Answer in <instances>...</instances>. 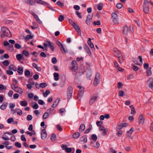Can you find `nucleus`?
Instances as JSON below:
<instances>
[{
    "label": "nucleus",
    "instance_id": "052dcab7",
    "mask_svg": "<svg viewBox=\"0 0 153 153\" xmlns=\"http://www.w3.org/2000/svg\"><path fill=\"white\" fill-rule=\"evenodd\" d=\"M13 121V119L12 118L8 119L7 120V122L8 123H10Z\"/></svg>",
    "mask_w": 153,
    "mask_h": 153
},
{
    "label": "nucleus",
    "instance_id": "4c0bfd02",
    "mask_svg": "<svg viewBox=\"0 0 153 153\" xmlns=\"http://www.w3.org/2000/svg\"><path fill=\"white\" fill-rule=\"evenodd\" d=\"M17 71L19 73L22 74L23 71V69L22 67H19L17 69Z\"/></svg>",
    "mask_w": 153,
    "mask_h": 153
},
{
    "label": "nucleus",
    "instance_id": "2eb2a0df",
    "mask_svg": "<svg viewBox=\"0 0 153 153\" xmlns=\"http://www.w3.org/2000/svg\"><path fill=\"white\" fill-rule=\"evenodd\" d=\"M100 74L99 73H96V85L100 83Z\"/></svg>",
    "mask_w": 153,
    "mask_h": 153
},
{
    "label": "nucleus",
    "instance_id": "5701e85b",
    "mask_svg": "<svg viewBox=\"0 0 153 153\" xmlns=\"http://www.w3.org/2000/svg\"><path fill=\"white\" fill-rule=\"evenodd\" d=\"M91 39L90 38H88V43L89 46L91 48H94V45L93 43L91 41Z\"/></svg>",
    "mask_w": 153,
    "mask_h": 153
},
{
    "label": "nucleus",
    "instance_id": "c756f323",
    "mask_svg": "<svg viewBox=\"0 0 153 153\" xmlns=\"http://www.w3.org/2000/svg\"><path fill=\"white\" fill-rule=\"evenodd\" d=\"M32 108L34 109H37L39 108V106L36 102L33 103L32 104Z\"/></svg>",
    "mask_w": 153,
    "mask_h": 153
},
{
    "label": "nucleus",
    "instance_id": "ddd939ff",
    "mask_svg": "<svg viewBox=\"0 0 153 153\" xmlns=\"http://www.w3.org/2000/svg\"><path fill=\"white\" fill-rule=\"evenodd\" d=\"M139 119V123L142 124H143L144 122L145 119L143 118L142 114H141L140 115Z\"/></svg>",
    "mask_w": 153,
    "mask_h": 153
},
{
    "label": "nucleus",
    "instance_id": "a19ab883",
    "mask_svg": "<svg viewBox=\"0 0 153 153\" xmlns=\"http://www.w3.org/2000/svg\"><path fill=\"white\" fill-rule=\"evenodd\" d=\"M3 64L4 65L7 66L9 64V62L7 60H5L3 62Z\"/></svg>",
    "mask_w": 153,
    "mask_h": 153
},
{
    "label": "nucleus",
    "instance_id": "0e129e2a",
    "mask_svg": "<svg viewBox=\"0 0 153 153\" xmlns=\"http://www.w3.org/2000/svg\"><path fill=\"white\" fill-rule=\"evenodd\" d=\"M15 106V105L13 103H11L9 104V107L10 108H14Z\"/></svg>",
    "mask_w": 153,
    "mask_h": 153
},
{
    "label": "nucleus",
    "instance_id": "a878e982",
    "mask_svg": "<svg viewBox=\"0 0 153 153\" xmlns=\"http://www.w3.org/2000/svg\"><path fill=\"white\" fill-rule=\"evenodd\" d=\"M47 42L49 44V47L50 48L52 51H53L54 50V47L53 43L49 41H47Z\"/></svg>",
    "mask_w": 153,
    "mask_h": 153
},
{
    "label": "nucleus",
    "instance_id": "cd10ccee",
    "mask_svg": "<svg viewBox=\"0 0 153 153\" xmlns=\"http://www.w3.org/2000/svg\"><path fill=\"white\" fill-rule=\"evenodd\" d=\"M49 114L48 112H45L43 115V118L44 119H46L48 118L49 117Z\"/></svg>",
    "mask_w": 153,
    "mask_h": 153
},
{
    "label": "nucleus",
    "instance_id": "69168bd1",
    "mask_svg": "<svg viewBox=\"0 0 153 153\" xmlns=\"http://www.w3.org/2000/svg\"><path fill=\"white\" fill-rule=\"evenodd\" d=\"M52 62L54 64H56L57 62L56 58L55 57H53L52 59Z\"/></svg>",
    "mask_w": 153,
    "mask_h": 153
},
{
    "label": "nucleus",
    "instance_id": "e2e57ef3",
    "mask_svg": "<svg viewBox=\"0 0 153 153\" xmlns=\"http://www.w3.org/2000/svg\"><path fill=\"white\" fill-rule=\"evenodd\" d=\"M25 75L26 76H28L30 75V72L28 70H26L25 71Z\"/></svg>",
    "mask_w": 153,
    "mask_h": 153
},
{
    "label": "nucleus",
    "instance_id": "603ef678",
    "mask_svg": "<svg viewBox=\"0 0 153 153\" xmlns=\"http://www.w3.org/2000/svg\"><path fill=\"white\" fill-rule=\"evenodd\" d=\"M64 17L63 16L61 15L59 16L58 19L60 22H62L64 19Z\"/></svg>",
    "mask_w": 153,
    "mask_h": 153
},
{
    "label": "nucleus",
    "instance_id": "4d7b16f0",
    "mask_svg": "<svg viewBox=\"0 0 153 153\" xmlns=\"http://www.w3.org/2000/svg\"><path fill=\"white\" fill-rule=\"evenodd\" d=\"M23 53L25 54L26 56H28L29 55V53L27 51L24 50L23 51Z\"/></svg>",
    "mask_w": 153,
    "mask_h": 153
},
{
    "label": "nucleus",
    "instance_id": "6e6552de",
    "mask_svg": "<svg viewBox=\"0 0 153 153\" xmlns=\"http://www.w3.org/2000/svg\"><path fill=\"white\" fill-rule=\"evenodd\" d=\"M90 141L91 145L94 147H95L94 144L96 142V134H93L92 135L91 138L90 139Z\"/></svg>",
    "mask_w": 153,
    "mask_h": 153
},
{
    "label": "nucleus",
    "instance_id": "412c9836",
    "mask_svg": "<svg viewBox=\"0 0 153 153\" xmlns=\"http://www.w3.org/2000/svg\"><path fill=\"white\" fill-rule=\"evenodd\" d=\"M9 70H13V71H16L17 69V68L13 65H11L8 67Z\"/></svg>",
    "mask_w": 153,
    "mask_h": 153
},
{
    "label": "nucleus",
    "instance_id": "f8f14e48",
    "mask_svg": "<svg viewBox=\"0 0 153 153\" xmlns=\"http://www.w3.org/2000/svg\"><path fill=\"white\" fill-rule=\"evenodd\" d=\"M84 47L86 52L89 56H91V53L88 46L87 45H85Z\"/></svg>",
    "mask_w": 153,
    "mask_h": 153
},
{
    "label": "nucleus",
    "instance_id": "de8ad7c7",
    "mask_svg": "<svg viewBox=\"0 0 153 153\" xmlns=\"http://www.w3.org/2000/svg\"><path fill=\"white\" fill-rule=\"evenodd\" d=\"M123 6V5L120 3H118L117 4L116 7L118 9H120Z\"/></svg>",
    "mask_w": 153,
    "mask_h": 153
},
{
    "label": "nucleus",
    "instance_id": "7c9ffc66",
    "mask_svg": "<svg viewBox=\"0 0 153 153\" xmlns=\"http://www.w3.org/2000/svg\"><path fill=\"white\" fill-rule=\"evenodd\" d=\"M96 100V97L94 96L93 97H92L91 98L90 102L89 103L90 105H92L94 102Z\"/></svg>",
    "mask_w": 153,
    "mask_h": 153
},
{
    "label": "nucleus",
    "instance_id": "6ab92c4d",
    "mask_svg": "<svg viewBox=\"0 0 153 153\" xmlns=\"http://www.w3.org/2000/svg\"><path fill=\"white\" fill-rule=\"evenodd\" d=\"M32 66L34 68L36 69L38 71H40L42 70L41 68L40 67H38L37 65L35 63L32 64Z\"/></svg>",
    "mask_w": 153,
    "mask_h": 153
},
{
    "label": "nucleus",
    "instance_id": "5fc2aeb1",
    "mask_svg": "<svg viewBox=\"0 0 153 153\" xmlns=\"http://www.w3.org/2000/svg\"><path fill=\"white\" fill-rule=\"evenodd\" d=\"M15 146L19 148H20L21 147V144L20 143H19V142H16L15 143Z\"/></svg>",
    "mask_w": 153,
    "mask_h": 153
},
{
    "label": "nucleus",
    "instance_id": "0eeeda50",
    "mask_svg": "<svg viewBox=\"0 0 153 153\" xmlns=\"http://www.w3.org/2000/svg\"><path fill=\"white\" fill-rule=\"evenodd\" d=\"M78 88H79L78 95L79 97H81L83 95L84 93V88L83 87H82L80 85H79Z\"/></svg>",
    "mask_w": 153,
    "mask_h": 153
},
{
    "label": "nucleus",
    "instance_id": "58836bf2",
    "mask_svg": "<svg viewBox=\"0 0 153 153\" xmlns=\"http://www.w3.org/2000/svg\"><path fill=\"white\" fill-rule=\"evenodd\" d=\"M26 133L27 134L30 135L31 136H32V135H35V132L34 131V130H32L31 132L29 131H27L26 132Z\"/></svg>",
    "mask_w": 153,
    "mask_h": 153
},
{
    "label": "nucleus",
    "instance_id": "20e7f679",
    "mask_svg": "<svg viewBox=\"0 0 153 153\" xmlns=\"http://www.w3.org/2000/svg\"><path fill=\"white\" fill-rule=\"evenodd\" d=\"M111 18L112 21L115 24H118L119 23L118 17L117 15L115 13H111Z\"/></svg>",
    "mask_w": 153,
    "mask_h": 153
},
{
    "label": "nucleus",
    "instance_id": "a18cd8bd",
    "mask_svg": "<svg viewBox=\"0 0 153 153\" xmlns=\"http://www.w3.org/2000/svg\"><path fill=\"white\" fill-rule=\"evenodd\" d=\"M7 89V87L6 86H4L3 85L0 84V90H1L3 89L6 90Z\"/></svg>",
    "mask_w": 153,
    "mask_h": 153
},
{
    "label": "nucleus",
    "instance_id": "ea45409f",
    "mask_svg": "<svg viewBox=\"0 0 153 153\" xmlns=\"http://www.w3.org/2000/svg\"><path fill=\"white\" fill-rule=\"evenodd\" d=\"M7 50H10L11 51H12L13 50V47L12 45H11L7 47Z\"/></svg>",
    "mask_w": 153,
    "mask_h": 153
},
{
    "label": "nucleus",
    "instance_id": "79ce46f5",
    "mask_svg": "<svg viewBox=\"0 0 153 153\" xmlns=\"http://www.w3.org/2000/svg\"><path fill=\"white\" fill-rule=\"evenodd\" d=\"M118 95L119 96L123 97L125 95L124 92L122 91H119Z\"/></svg>",
    "mask_w": 153,
    "mask_h": 153
},
{
    "label": "nucleus",
    "instance_id": "3c124183",
    "mask_svg": "<svg viewBox=\"0 0 153 153\" xmlns=\"http://www.w3.org/2000/svg\"><path fill=\"white\" fill-rule=\"evenodd\" d=\"M33 117L32 115H28L27 117V119L28 121H30L32 120Z\"/></svg>",
    "mask_w": 153,
    "mask_h": 153
},
{
    "label": "nucleus",
    "instance_id": "bf43d9fd",
    "mask_svg": "<svg viewBox=\"0 0 153 153\" xmlns=\"http://www.w3.org/2000/svg\"><path fill=\"white\" fill-rule=\"evenodd\" d=\"M15 47L17 49H20L21 48V46L19 44L16 43L15 44Z\"/></svg>",
    "mask_w": 153,
    "mask_h": 153
},
{
    "label": "nucleus",
    "instance_id": "6e6d98bb",
    "mask_svg": "<svg viewBox=\"0 0 153 153\" xmlns=\"http://www.w3.org/2000/svg\"><path fill=\"white\" fill-rule=\"evenodd\" d=\"M57 4L59 6H60L61 7H62L63 6L64 4H63L60 1H58L57 2Z\"/></svg>",
    "mask_w": 153,
    "mask_h": 153
},
{
    "label": "nucleus",
    "instance_id": "338daca9",
    "mask_svg": "<svg viewBox=\"0 0 153 153\" xmlns=\"http://www.w3.org/2000/svg\"><path fill=\"white\" fill-rule=\"evenodd\" d=\"M102 123L101 121H97L96 122V125L98 126H101L102 124Z\"/></svg>",
    "mask_w": 153,
    "mask_h": 153
},
{
    "label": "nucleus",
    "instance_id": "393cba45",
    "mask_svg": "<svg viewBox=\"0 0 153 153\" xmlns=\"http://www.w3.org/2000/svg\"><path fill=\"white\" fill-rule=\"evenodd\" d=\"M54 79L56 81H57L59 79V74L58 73H54L53 74Z\"/></svg>",
    "mask_w": 153,
    "mask_h": 153
},
{
    "label": "nucleus",
    "instance_id": "aec40b11",
    "mask_svg": "<svg viewBox=\"0 0 153 153\" xmlns=\"http://www.w3.org/2000/svg\"><path fill=\"white\" fill-rule=\"evenodd\" d=\"M138 58L139 59L140 62L139 63H138L137 61H136L134 62L135 63V64H137L138 65H141L143 64L142 56H139L138 57Z\"/></svg>",
    "mask_w": 153,
    "mask_h": 153
},
{
    "label": "nucleus",
    "instance_id": "1a4fd4ad",
    "mask_svg": "<svg viewBox=\"0 0 153 153\" xmlns=\"http://www.w3.org/2000/svg\"><path fill=\"white\" fill-rule=\"evenodd\" d=\"M148 87L152 88L153 87V78H150L148 81Z\"/></svg>",
    "mask_w": 153,
    "mask_h": 153
},
{
    "label": "nucleus",
    "instance_id": "4468645a",
    "mask_svg": "<svg viewBox=\"0 0 153 153\" xmlns=\"http://www.w3.org/2000/svg\"><path fill=\"white\" fill-rule=\"evenodd\" d=\"M73 26L75 28L78 33H81L80 29L78 25L76 23H75V24H74Z\"/></svg>",
    "mask_w": 153,
    "mask_h": 153
},
{
    "label": "nucleus",
    "instance_id": "f704fd0d",
    "mask_svg": "<svg viewBox=\"0 0 153 153\" xmlns=\"http://www.w3.org/2000/svg\"><path fill=\"white\" fill-rule=\"evenodd\" d=\"M81 141L85 142H86L87 141V137L85 135L83 136L80 139Z\"/></svg>",
    "mask_w": 153,
    "mask_h": 153
},
{
    "label": "nucleus",
    "instance_id": "49530a36",
    "mask_svg": "<svg viewBox=\"0 0 153 153\" xmlns=\"http://www.w3.org/2000/svg\"><path fill=\"white\" fill-rule=\"evenodd\" d=\"M47 85V83L45 82H42L40 83V85L41 87L43 88L46 86Z\"/></svg>",
    "mask_w": 153,
    "mask_h": 153
},
{
    "label": "nucleus",
    "instance_id": "b1692460",
    "mask_svg": "<svg viewBox=\"0 0 153 153\" xmlns=\"http://www.w3.org/2000/svg\"><path fill=\"white\" fill-rule=\"evenodd\" d=\"M20 105L23 106H26L27 105L28 103L26 101H22L20 102Z\"/></svg>",
    "mask_w": 153,
    "mask_h": 153
},
{
    "label": "nucleus",
    "instance_id": "473e14b6",
    "mask_svg": "<svg viewBox=\"0 0 153 153\" xmlns=\"http://www.w3.org/2000/svg\"><path fill=\"white\" fill-rule=\"evenodd\" d=\"M117 57L119 58V59L120 63L123 62V57L121 54L118 55Z\"/></svg>",
    "mask_w": 153,
    "mask_h": 153
},
{
    "label": "nucleus",
    "instance_id": "8fccbe9b",
    "mask_svg": "<svg viewBox=\"0 0 153 153\" xmlns=\"http://www.w3.org/2000/svg\"><path fill=\"white\" fill-rule=\"evenodd\" d=\"M13 93V91L11 90V91H9L8 92V93H7V95L9 97H12Z\"/></svg>",
    "mask_w": 153,
    "mask_h": 153
},
{
    "label": "nucleus",
    "instance_id": "864d4df0",
    "mask_svg": "<svg viewBox=\"0 0 153 153\" xmlns=\"http://www.w3.org/2000/svg\"><path fill=\"white\" fill-rule=\"evenodd\" d=\"M6 73L8 75H11L13 74V72L9 70L6 71Z\"/></svg>",
    "mask_w": 153,
    "mask_h": 153
},
{
    "label": "nucleus",
    "instance_id": "c85d7f7f",
    "mask_svg": "<svg viewBox=\"0 0 153 153\" xmlns=\"http://www.w3.org/2000/svg\"><path fill=\"white\" fill-rule=\"evenodd\" d=\"M151 69V67H149L147 70L146 72L147 76H149L152 74Z\"/></svg>",
    "mask_w": 153,
    "mask_h": 153
},
{
    "label": "nucleus",
    "instance_id": "9b49d317",
    "mask_svg": "<svg viewBox=\"0 0 153 153\" xmlns=\"http://www.w3.org/2000/svg\"><path fill=\"white\" fill-rule=\"evenodd\" d=\"M32 14L34 18L35 19L36 21L40 24H42V22L39 18L38 16L35 13H32Z\"/></svg>",
    "mask_w": 153,
    "mask_h": 153
},
{
    "label": "nucleus",
    "instance_id": "e433bc0d",
    "mask_svg": "<svg viewBox=\"0 0 153 153\" xmlns=\"http://www.w3.org/2000/svg\"><path fill=\"white\" fill-rule=\"evenodd\" d=\"M73 136L74 138H77L79 136V132H76L73 134Z\"/></svg>",
    "mask_w": 153,
    "mask_h": 153
},
{
    "label": "nucleus",
    "instance_id": "680f3d73",
    "mask_svg": "<svg viewBox=\"0 0 153 153\" xmlns=\"http://www.w3.org/2000/svg\"><path fill=\"white\" fill-rule=\"evenodd\" d=\"M21 139L22 141H25L26 140L25 136L23 135H22L21 136Z\"/></svg>",
    "mask_w": 153,
    "mask_h": 153
},
{
    "label": "nucleus",
    "instance_id": "dca6fc26",
    "mask_svg": "<svg viewBox=\"0 0 153 153\" xmlns=\"http://www.w3.org/2000/svg\"><path fill=\"white\" fill-rule=\"evenodd\" d=\"M143 8L144 12L146 14H147L149 12V6L147 5L145 6H143Z\"/></svg>",
    "mask_w": 153,
    "mask_h": 153
},
{
    "label": "nucleus",
    "instance_id": "9d476101",
    "mask_svg": "<svg viewBox=\"0 0 153 153\" xmlns=\"http://www.w3.org/2000/svg\"><path fill=\"white\" fill-rule=\"evenodd\" d=\"M47 133L45 129H43L41 132V137L42 139H45L47 137Z\"/></svg>",
    "mask_w": 153,
    "mask_h": 153
},
{
    "label": "nucleus",
    "instance_id": "f3484780",
    "mask_svg": "<svg viewBox=\"0 0 153 153\" xmlns=\"http://www.w3.org/2000/svg\"><path fill=\"white\" fill-rule=\"evenodd\" d=\"M25 2L26 4L32 5H34L35 4V2L32 0H25Z\"/></svg>",
    "mask_w": 153,
    "mask_h": 153
},
{
    "label": "nucleus",
    "instance_id": "423d86ee",
    "mask_svg": "<svg viewBox=\"0 0 153 153\" xmlns=\"http://www.w3.org/2000/svg\"><path fill=\"white\" fill-rule=\"evenodd\" d=\"M73 92V91L72 87L71 86H69L67 92V98L68 99H70L72 95Z\"/></svg>",
    "mask_w": 153,
    "mask_h": 153
},
{
    "label": "nucleus",
    "instance_id": "a211bd4d",
    "mask_svg": "<svg viewBox=\"0 0 153 153\" xmlns=\"http://www.w3.org/2000/svg\"><path fill=\"white\" fill-rule=\"evenodd\" d=\"M60 99L59 98H58L54 102L53 104L52 105V107H53V108H55L57 105L58 104V103H59V101H60Z\"/></svg>",
    "mask_w": 153,
    "mask_h": 153
},
{
    "label": "nucleus",
    "instance_id": "13d9d810",
    "mask_svg": "<svg viewBox=\"0 0 153 153\" xmlns=\"http://www.w3.org/2000/svg\"><path fill=\"white\" fill-rule=\"evenodd\" d=\"M123 133V131L122 130H120L117 131V135L118 136H119L120 135H121Z\"/></svg>",
    "mask_w": 153,
    "mask_h": 153
},
{
    "label": "nucleus",
    "instance_id": "f257e3e1",
    "mask_svg": "<svg viewBox=\"0 0 153 153\" xmlns=\"http://www.w3.org/2000/svg\"><path fill=\"white\" fill-rule=\"evenodd\" d=\"M1 32L3 34L1 35V36H5L9 37L11 36V35L9 29L6 27H3L1 28Z\"/></svg>",
    "mask_w": 153,
    "mask_h": 153
},
{
    "label": "nucleus",
    "instance_id": "37998d69",
    "mask_svg": "<svg viewBox=\"0 0 153 153\" xmlns=\"http://www.w3.org/2000/svg\"><path fill=\"white\" fill-rule=\"evenodd\" d=\"M50 93V92L48 90H47L45 91V93H44V96L45 97H46Z\"/></svg>",
    "mask_w": 153,
    "mask_h": 153
},
{
    "label": "nucleus",
    "instance_id": "f03ea898",
    "mask_svg": "<svg viewBox=\"0 0 153 153\" xmlns=\"http://www.w3.org/2000/svg\"><path fill=\"white\" fill-rule=\"evenodd\" d=\"M71 70L73 72V74L74 75H76L78 70V66L76 64V62L73 60L72 62Z\"/></svg>",
    "mask_w": 153,
    "mask_h": 153
},
{
    "label": "nucleus",
    "instance_id": "c9c22d12",
    "mask_svg": "<svg viewBox=\"0 0 153 153\" xmlns=\"http://www.w3.org/2000/svg\"><path fill=\"white\" fill-rule=\"evenodd\" d=\"M16 57L18 60H20L22 59L23 56L22 54H18L16 55Z\"/></svg>",
    "mask_w": 153,
    "mask_h": 153
},
{
    "label": "nucleus",
    "instance_id": "2f4dec72",
    "mask_svg": "<svg viewBox=\"0 0 153 153\" xmlns=\"http://www.w3.org/2000/svg\"><path fill=\"white\" fill-rule=\"evenodd\" d=\"M85 128V125L83 124H82L80 125L79 128V131H83Z\"/></svg>",
    "mask_w": 153,
    "mask_h": 153
},
{
    "label": "nucleus",
    "instance_id": "4be33fe9",
    "mask_svg": "<svg viewBox=\"0 0 153 153\" xmlns=\"http://www.w3.org/2000/svg\"><path fill=\"white\" fill-rule=\"evenodd\" d=\"M47 112H50L51 114H55L56 113V111L54 109H52L51 108L47 110Z\"/></svg>",
    "mask_w": 153,
    "mask_h": 153
},
{
    "label": "nucleus",
    "instance_id": "39448f33",
    "mask_svg": "<svg viewBox=\"0 0 153 153\" xmlns=\"http://www.w3.org/2000/svg\"><path fill=\"white\" fill-rule=\"evenodd\" d=\"M132 29V27L131 26L129 27L126 26H124L123 30V34L125 35H127L128 33L131 32V29Z\"/></svg>",
    "mask_w": 153,
    "mask_h": 153
},
{
    "label": "nucleus",
    "instance_id": "774afa93",
    "mask_svg": "<svg viewBox=\"0 0 153 153\" xmlns=\"http://www.w3.org/2000/svg\"><path fill=\"white\" fill-rule=\"evenodd\" d=\"M132 69L134 71H136L138 70V67L137 66H136L134 65L133 66Z\"/></svg>",
    "mask_w": 153,
    "mask_h": 153
},
{
    "label": "nucleus",
    "instance_id": "72a5a7b5",
    "mask_svg": "<svg viewBox=\"0 0 153 153\" xmlns=\"http://www.w3.org/2000/svg\"><path fill=\"white\" fill-rule=\"evenodd\" d=\"M7 103H4L1 105L0 107V108L2 110H4L7 106Z\"/></svg>",
    "mask_w": 153,
    "mask_h": 153
},
{
    "label": "nucleus",
    "instance_id": "bb28decb",
    "mask_svg": "<svg viewBox=\"0 0 153 153\" xmlns=\"http://www.w3.org/2000/svg\"><path fill=\"white\" fill-rule=\"evenodd\" d=\"M103 4L102 3H99L97 7V8L99 10H101L102 8Z\"/></svg>",
    "mask_w": 153,
    "mask_h": 153
},
{
    "label": "nucleus",
    "instance_id": "09e8293b",
    "mask_svg": "<svg viewBox=\"0 0 153 153\" xmlns=\"http://www.w3.org/2000/svg\"><path fill=\"white\" fill-rule=\"evenodd\" d=\"M60 48L61 51H62V50H63V51L64 52V53H67V50L65 48L63 45L61 47H60Z\"/></svg>",
    "mask_w": 153,
    "mask_h": 153
},
{
    "label": "nucleus",
    "instance_id": "7ed1b4c3",
    "mask_svg": "<svg viewBox=\"0 0 153 153\" xmlns=\"http://www.w3.org/2000/svg\"><path fill=\"white\" fill-rule=\"evenodd\" d=\"M11 87L13 90L16 92L21 94L23 93V90L22 89L19 87L16 86V85L14 84H12L11 85Z\"/></svg>",
    "mask_w": 153,
    "mask_h": 153
},
{
    "label": "nucleus",
    "instance_id": "c03bdc74",
    "mask_svg": "<svg viewBox=\"0 0 153 153\" xmlns=\"http://www.w3.org/2000/svg\"><path fill=\"white\" fill-rule=\"evenodd\" d=\"M32 37V36L30 35L27 36L25 38V40L26 41H27L31 39Z\"/></svg>",
    "mask_w": 153,
    "mask_h": 153
}]
</instances>
